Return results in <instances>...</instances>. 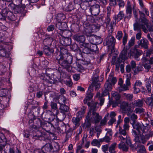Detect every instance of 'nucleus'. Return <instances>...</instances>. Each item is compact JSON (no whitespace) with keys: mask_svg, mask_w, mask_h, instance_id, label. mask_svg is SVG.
Listing matches in <instances>:
<instances>
[{"mask_svg":"<svg viewBox=\"0 0 153 153\" xmlns=\"http://www.w3.org/2000/svg\"><path fill=\"white\" fill-rule=\"evenodd\" d=\"M144 100L142 99L141 100L138 99L131 102L133 110L135 107H142L143 105V101Z\"/></svg>","mask_w":153,"mask_h":153,"instance_id":"obj_21","label":"nucleus"},{"mask_svg":"<svg viewBox=\"0 0 153 153\" xmlns=\"http://www.w3.org/2000/svg\"><path fill=\"white\" fill-rule=\"evenodd\" d=\"M66 99L63 95L60 96L58 99V102L60 105L65 104Z\"/></svg>","mask_w":153,"mask_h":153,"instance_id":"obj_46","label":"nucleus"},{"mask_svg":"<svg viewBox=\"0 0 153 153\" xmlns=\"http://www.w3.org/2000/svg\"><path fill=\"white\" fill-rule=\"evenodd\" d=\"M7 143V140L4 135L2 133H0V145L5 146Z\"/></svg>","mask_w":153,"mask_h":153,"instance_id":"obj_39","label":"nucleus"},{"mask_svg":"<svg viewBox=\"0 0 153 153\" xmlns=\"http://www.w3.org/2000/svg\"><path fill=\"white\" fill-rule=\"evenodd\" d=\"M74 38L75 40L80 43H83L85 40V38L84 35L76 34L74 35Z\"/></svg>","mask_w":153,"mask_h":153,"instance_id":"obj_24","label":"nucleus"},{"mask_svg":"<svg viewBox=\"0 0 153 153\" xmlns=\"http://www.w3.org/2000/svg\"><path fill=\"white\" fill-rule=\"evenodd\" d=\"M129 124H124L123 128L120 126L119 127L118 131L116 132L115 136L119 141H124L126 140V144L131 147H133L134 146L131 144L130 137L128 135L127 131L129 128Z\"/></svg>","mask_w":153,"mask_h":153,"instance_id":"obj_1","label":"nucleus"},{"mask_svg":"<svg viewBox=\"0 0 153 153\" xmlns=\"http://www.w3.org/2000/svg\"><path fill=\"white\" fill-rule=\"evenodd\" d=\"M43 84L45 85H46L48 84V85H49L50 84H53L54 83V77L52 78L48 77V79H43Z\"/></svg>","mask_w":153,"mask_h":153,"instance_id":"obj_37","label":"nucleus"},{"mask_svg":"<svg viewBox=\"0 0 153 153\" xmlns=\"http://www.w3.org/2000/svg\"><path fill=\"white\" fill-rule=\"evenodd\" d=\"M63 9L65 11H70L74 9V4L70 2L67 5L65 6Z\"/></svg>","mask_w":153,"mask_h":153,"instance_id":"obj_32","label":"nucleus"},{"mask_svg":"<svg viewBox=\"0 0 153 153\" xmlns=\"http://www.w3.org/2000/svg\"><path fill=\"white\" fill-rule=\"evenodd\" d=\"M113 85L111 83L106 82L105 85V89L109 91H111L112 89V86Z\"/></svg>","mask_w":153,"mask_h":153,"instance_id":"obj_64","label":"nucleus"},{"mask_svg":"<svg viewBox=\"0 0 153 153\" xmlns=\"http://www.w3.org/2000/svg\"><path fill=\"white\" fill-rule=\"evenodd\" d=\"M142 29L145 33H147L148 30L144 25L140 24L137 22V21L134 24V30L135 31H141V29Z\"/></svg>","mask_w":153,"mask_h":153,"instance_id":"obj_13","label":"nucleus"},{"mask_svg":"<svg viewBox=\"0 0 153 153\" xmlns=\"http://www.w3.org/2000/svg\"><path fill=\"white\" fill-rule=\"evenodd\" d=\"M100 27V25L98 24H93L89 25L85 30L84 34L87 36H91L92 33L96 32Z\"/></svg>","mask_w":153,"mask_h":153,"instance_id":"obj_6","label":"nucleus"},{"mask_svg":"<svg viewBox=\"0 0 153 153\" xmlns=\"http://www.w3.org/2000/svg\"><path fill=\"white\" fill-rule=\"evenodd\" d=\"M135 40V37H132L129 41L128 43V48L127 47H124L123 49L121 51L119 57V60L121 59V61L122 62V60H124L129 56V53L128 51L129 50L130 48L134 45V44Z\"/></svg>","mask_w":153,"mask_h":153,"instance_id":"obj_4","label":"nucleus"},{"mask_svg":"<svg viewBox=\"0 0 153 153\" xmlns=\"http://www.w3.org/2000/svg\"><path fill=\"white\" fill-rule=\"evenodd\" d=\"M98 103L97 102L92 103L87 114V115L89 114V117L91 121L93 123H99L102 118V117L98 113L95 112L98 108L97 107V105Z\"/></svg>","mask_w":153,"mask_h":153,"instance_id":"obj_3","label":"nucleus"},{"mask_svg":"<svg viewBox=\"0 0 153 153\" xmlns=\"http://www.w3.org/2000/svg\"><path fill=\"white\" fill-rule=\"evenodd\" d=\"M74 3L75 4H79L80 5L81 8H84L85 7H84L85 1H83V0H74Z\"/></svg>","mask_w":153,"mask_h":153,"instance_id":"obj_57","label":"nucleus"},{"mask_svg":"<svg viewBox=\"0 0 153 153\" xmlns=\"http://www.w3.org/2000/svg\"><path fill=\"white\" fill-rule=\"evenodd\" d=\"M51 106L53 111L56 110V112L54 115L57 117V115L59 114V112L58 109L57 104L56 103L52 102H51Z\"/></svg>","mask_w":153,"mask_h":153,"instance_id":"obj_33","label":"nucleus"},{"mask_svg":"<svg viewBox=\"0 0 153 153\" xmlns=\"http://www.w3.org/2000/svg\"><path fill=\"white\" fill-rule=\"evenodd\" d=\"M124 14L123 11H120L117 15H115L114 16V18L115 20L117 22L120 21L124 17Z\"/></svg>","mask_w":153,"mask_h":153,"instance_id":"obj_35","label":"nucleus"},{"mask_svg":"<svg viewBox=\"0 0 153 153\" xmlns=\"http://www.w3.org/2000/svg\"><path fill=\"white\" fill-rule=\"evenodd\" d=\"M120 141L121 142L118 144V148L124 151H127L128 148L125 144V142L126 143V140L124 141Z\"/></svg>","mask_w":153,"mask_h":153,"instance_id":"obj_34","label":"nucleus"},{"mask_svg":"<svg viewBox=\"0 0 153 153\" xmlns=\"http://www.w3.org/2000/svg\"><path fill=\"white\" fill-rule=\"evenodd\" d=\"M137 117L134 113H133L130 116V120L131 121V123L132 125L133 128L137 130V132H140V130L144 131V126L143 124L139 123H136Z\"/></svg>","mask_w":153,"mask_h":153,"instance_id":"obj_5","label":"nucleus"},{"mask_svg":"<svg viewBox=\"0 0 153 153\" xmlns=\"http://www.w3.org/2000/svg\"><path fill=\"white\" fill-rule=\"evenodd\" d=\"M65 19V16L63 13H59L57 15L56 19L58 21H62Z\"/></svg>","mask_w":153,"mask_h":153,"instance_id":"obj_54","label":"nucleus"},{"mask_svg":"<svg viewBox=\"0 0 153 153\" xmlns=\"http://www.w3.org/2000/svg\"><path fill=\"white\" fill-rule=\"evenodd\" d=\"M32 104H35V106H32V110H33L34 109H37V111H36V112H37L38 114L39 113V111L40 110V108L38 106V102L35 101H32Z\"/></svg>","mask_w":153,"mask_h":153,"instance_id":"obj_47","label":"nucleus"},{"mask_svg":"<svg viewBox=\"0 0 153 153\" xmlns=\"http://www.w3.org/2000/svg\"><path fill=\"white\" fill-rule=\"evenodd\" d=\"M73 130L74 129L72 128H68L66 132L65 141H67L69 138L71 137L72 134Z\"/></svg>","mask_w":153,"mask_h":153,"instance_id":"obj_41","label":"nucleus"},{"mask_svg":"<svg viewBox=\"0 0 153 153\" xmlns=\"http://www.w3.org/2000/svg\"><path fill=\"white\" fill-rule=\"evenodd\" d=\"M99 71L98 70H95V73H94L92 78L93 82H98V74Z\"/></svg>","mask_w":153,"mask_h":153,"instance_id":"obj_50","label":"nucleus"},{"mask_svg":"<svg viewBox=\"0 0 153 153\" xmlns=\"http://www.w3.org/2000/svg\"><path fill=\"white\" fill-rule=\"evenodd\" d=\"M60 57H57L56 58L58 60V63L59 65L64 68L67 70L69 72H71L72 69V67L65 60L63 56L61 55Z\"/></svg>","mask_w":153,"mask_h":153,"instance_id":"obj_8","label":"nucleus"},{"mask_svg":"<svg viewBox=\"0 0 153 153\" xmlns=\"http://www.w3.org/2000/svg\"><path fill=\"white\" fill-rule=\"evenodd\" d=\"M137 44L140 45L142 48L144 49H147L148 48V45L149 42L148 40L146 38H143L141 40H139L137 41Z\"/></svg>","mask_w":153,"mask_h":153,"instance_id":"obj_17","label":"nucleus"},{"mask_svg":"<svg viewBox=\"0 0 153 153\" xmlns=\"http://www.w3.org/2000/svg\"><path fill=\"white\" fill-rule=\"evenodd\" d=\"M117 81L116 77H114V73L112 72L110 74L107 81L111 83L113 85H114L116 82Z\"/></svg>","mask_w":153,"mask_h":153,"instance_id":"obj_30","label":"nucleus"},{"mask_svg":"<svg viewBox=\"0 0 153 153\" xmlns=\"http://www.w3.org/2000/svg\"><path fill=\"white\" fill-rule=\"evenodd\" d=\"M71 35V32L69 30H64L61 35L62 37L70 38Z\"/></svg>","mask_w":153,"mask_h":153,"instance_id":"obj_45","label":"nucleus"},{"mask_svg":"<svg viewBox=\"0 0 153 153\" xmlns=\"http://www.w3.org/2000/svg\"><path fill=\"white\" fill-rule=\"evenodd\" d=\"M91 144L93 146H96L98 148H99L101 145L100 142L96 139H94L91 142Z\"/></svg>","mask_w":153,"mask_h":153,"instance_id":"obj_58","label":"nucleus"},{"mask_svg":"<svg viewBox=\"0 0 153 153\" xmlns=\"http://www.w3.org/2000/svg\"><path fill=\"white\" fill-rule=\"evenodd\" d=\"M68 51L67 50L64 48H62L60 51V54L58 57H60V56L62 55L63 56V57L65 58V56H66L67 54H68Z\"/></svg>","mask_w":153,"mask_h":153,"instance_id":"obj_62","label":"nucleus"},{"mask_svg":"<svg viewBox=\"0 0 153 153\" xmlns=\"http://www.w3.org/2000/svg\"><path fill=\"white\" fill-rule=\"evenodd\" d=\"M43 49L44 53L46 55L50 57L52 56L54 51L53 48H50L48 46H45Z\"/></svg>","mask_w":153,"mask_h":153,"instance_id":"obj_20","label":"nucleus"},{"mask_svg":"<svg viewBox=\"0 0 153 153\" xmlns=\"http://www.w3.org/2000/svg\"><path fill=\"white\" fill-rule=\"evenodd\" d=\"M82 46V51L83 53L86 54L91 53L89 47V44L88 43H84L83 44Z\"/></svg>","mask_w":153,"mask_h":153,"instance_id":"obj_29","label":"nucleus"},{"mask_svg":"<svg viewBox=\"0 0 153 153\" xmlns=\"http://www.w3.org/2000/svg\"><path fill=\"white\" fill-rule=\"evenodd\" d=\"M118 89L119 92H120L122 91H125L128 90L129 88L128 87V86H127V85L124 84L120 86L118 88Z\"/></svg>","mask_w":153,"mask_h":153,"instance_id":"obj_59","label":"nucleus"},{"mask_svg":"<svg viewBox=\"0 0 153 153\" xmlns=\"http://www.w3.org/2000/svg\"><path fill=\"white\" fill-rule=\"evenodd\" d=\"M46 74L49 77V78L50 77L53 78L54 77V70L51 68H48L46 70Z\"/></svg>","mask_w":153,"mask_h":153,"instance_id":"obj_42","label":"nucleus"},{"mask_svg":"<svg viewBox=\"0 0 153 153\" xmlns=\"http://www.w3.org/2000/svg\"><path fill=\"white\" fill-rule=\"evenodd\" d=\"M88 37H89V40L90 43L97 45L101 44L102 42V39L100 36H97L94 34Z\"/></svg>","mask_w":153,"mask_h":153,"instance_id":"obj_11","label":"nucleus"},{"mask_svg":"<svg viewBox=\"0 0 153 153\" xmlns=\"http://www.w3.org/2000/svg\"><path fill=\"white\" fill-rule=\"evenodd\" d=\"M16 14H13V13L10 12L9 11L8 12V15L7 18L10 20L15 21L17 20L16 22H18L19 20L17 19Z\"/></svg>","mask_w":153,"mask_h":153,"instance_id":"obj_28","label":"nucleus"},{"mask_svg":"<svg viewBox=\"0 0 153 153\" xmlns=\"http://www.w3.org/2000/svg\"><path fill=\"white\" fill-rule=\"evenodd\" d=\"M111 97L113 100H115L117 101L119 100L120 98V95L117 92L112 91L111 93Z\"/></svg>","mask_w":153,"mask_h":153,"instance_id":"obj_44","label":"nucleus"},{"mask_svg":"<svg viewBox=\"0 0 153 153\" xmlns=\"http://www.w3.org/2000/svg\"><path fill=\"white\" fill-rule=\"evenodd\" d=\"M139 12L140 14V18L139 19L140 22L146 25L148 24L149 21L145 18V14L140 11H139Z\"/></svg>","mask_w":153,"mask_h":153,"instance_id":"obj_22","label":"nucleus"},{"mask_svg":"<svg viewBox=\"0 0 153 153\" xmlns=\"http://www.w3.org/2000/svg\"><path fill=\"white\" fill-rule=\"evenodd\" d=\"M117 143H114L111 144L108 148L109 151L110 153H115V149L116 147Z\"/></svg>","mask_w":153,"mask_h":153,"instance_id":"obj_52","label":"nucleus"},{"mask_svg":"<svg viewBox=\"0 0 153 153\" xmlns=\"http://www.w3.org/2000/svg\"><path fill=\"white\" fill-rule=\"evenodd\" d=\"M56 27L60 30H63L66 29L67 24L65 22L58 21L56 24Z\"/></svg>","mask_w":153,"mask_h":153,"instance_id":"obj_23","label":"nucleus"},{"mask_svg":"<svg viewBox=\"0 0 153 153\" xmlns=\"http://www.w3.org/2000/svg\"><path fill=\"white\" fill-rule=\"evenodd\" d=\"M144 131L140 130V132H137L136 130L132 129V134L134 137V140L136 143H140L141 140V143L144 144L146 142L153 136V131H150L149 133L147 134L148 129L144 126Z\"/></svg>","mask_w":153,"mask_h":153,"instance_id":"obj_2","label":"nucleus"},{"mask_svg":"<svg viewBox=\"0 0 153 153\" xmlns=\"http://www.w3.org/2000/svg\"><path fill=\"white\" fill-rule=\"evenodd\" d=\"M106 45L112 52L114 49L115 40L113 36H109L105 39Z\"/></svg>","mask_w":153,"mask_h":153,"instance_id":"obj_10","label":"nucleus"},{"mask_svg":"<svg viewBox=\"0 0 153 153\" xmlns=\"http://www.w3.org/2000/svg\"><path fill=\"white\" fill-rule=\"evenodd\" d=\"M43 42L45 46H51L53 45L54 46L56 43V41L54 39L48 37L44 40Z\"/></svg>","mask_w":153,"mask_h":153,"instance_id":"obj_15","label":"nucleus"},{"mask_svg":"<svg viewBox=\"0 0 153 153\" xmlns=\"http://www.w3.org/2000/svg\"><path fill=\"white\" fill-rule=\"evenodd\" d=\"M137 148L139 149L138 150L139 153H146L144 146L141 145H137Z\"/></svg>","mask_w":153,"mask_h":153,"instance_id":"obj_53","label":"nucleus"},{"mask_svg":"<svg viewBox=\"0 0 153 153\" xmlns=\"http://www.w3.org/2000/svg\"><path fill=\"white\" fill-rule=\"evenodd\" d=\"M55 115H53L51 111L45 113V118L51 122L50 123L51 127H54V126H57L58 125L59 121L57 119L54 118Z\"/></svg>","mask_w":153,"mask_h":153,"instance_id":"obj_9","label":"nucleus"},{"mask_svg":"<svg viewBox=\"0 0 153 153\" xmlns=\"http://www.w3.org/2000/svg\"><path fill=\"white\" fill-rule=\"evenodd\" d=\"M37 121L39 123V124H38V127L42 128L46 131H48L50 127H51L50 122L47 123L45 122H42L39 118L37 119Z\"/></svg>","mask_w":153,"mask_h":153,"instance_id":"obj_12","label":"nucleus"},{"mask_svg":"<svg viewBox=\"0 0 153 153\" xmlns=\"http://www.w3.org/2000/svg\"><path fill=\"white\" fill-rule=\"evenodd\" d=\"M60 42L64 46H68L71 43V39L70 38L62 37L60 39Z\"/></svg>","mask_w":153,"mask_h":153,"instance_id":"obj_19","label":"nucleus"},{"mask_svg":"<svg viewBox=\"0 0 153 153\" xmlns=\"http://www.w3.org/2000/svg\"><path fill=\"white\" fill-rule=\"evenodd\" d=\"M143 65L140 64L136 67L135 69L134 70V72L135 74H138L139 72L142 71L143 70Z\"/></svg>","mask_w":153,"mask_h":153,"instance_id":"obj_48","label":"nucleus"},{"mask_svg":"<svg viewBox=\"0 0 153 153\" xmlns=\"http://www.w3.org/2000/svg\"><path fill=\"white\" fill-rule=\"evenodd\" d=\"M65 60L70 65L72 62L73 57L72 56L70 53H69L67 54L66 56H65Z\"/></svg>","mask_w":153,"mask_h":153,"instance_id":"obj_51","label":"nucleus"},{"mask_svg":"<svg viewBox=\"0 0 153 153\" xmlns=\"http://www.w3.org/2000/svg\"><path fill=\"white\" fill-rule=\"evenodd\" d=\"M52 144L49 143H46L42 148V151L44 153H52Z\"/></svg>","mask_w":153,"mask_h":153,"instance_id":"obj_18","label":"nucleus"},{"mask_svg":"<svg viewBox=\"0 0 153 153\" xmlns=\"http://www.w3.org/2000/svg\"><path fill=\"white\" fill-rule=\"evenodd\" d=\"M72 121L76 126H78L79 125L80 119L79 117H73L72 119Z\"/></svg>","mask_w":153,"mask_h":153,"instance_id":"obj_61","label":"nucleus"},{"mask_svg":"<svg viewBox=\"0 0 153 153\" xmlns=\"http://www.w3.org/2000/svg\"><path fill=\"white\" fill-rule=\"evenodd\" d=\"M132 9L130 2L128 1L126 7V13H132Z\"/></svg>","mask_w":153,"mask_h":153,"instance_id":"obj_56","label":"nucleus"},{"mask_svg":"<svg viewBox=\"0 0 153 153\" xmlns=\"http://www.w3.org/2000/svg\"><path fill=\"white\" fill-rule=\"evenodd\" d=\"M92 89L90 88L88 89V91L86 94V96L85 97L86 100H90L92 99L93 96V94L92 93Z\"/></svg>","mask_w":153,"mask_h":153,"instance_id":"obj_49","label":"nucleus"},{"mask_svg":"<svg viewBox=\"0 0 153 153\" xmlns=\"http://www.w3.org/2000/svg\"><path fill=\"white\" fill-rule=\"evenodd\" d=\"M59 110L60 112L62 114V119H63L66 117V113L69 111V108L67 105H62L60 106Z\"/></svg>","mask_w":153,"mask_h":153,"instance_id":"obj_16","label":"nucleus"},{"mask_svg":"<svg viewBox=\"0 0 153 153\" xmlns=\"http://www.w3.org/2000/svg\"><path fill=\"white\" fill-rule=\"evenodd\" d=\"M52 148L53 153L58 152L60 149L59 145L56 142L53 143L52 144Z\"/></svg>","mask_w":153,"mask_h":153,"instance_id":"obj_38","label":"nucleus"},{"mask_svg":"<svg viewBox=\"0 0 153 153\" xmlns=\"http://www.w3.org/2000/svg\"><path fill=\"white\" fill-rule=\"evenodd\" d=\"M133 56L135 59H137L142 54V51L140 49H133Z\"/></svg>","mask_w":153,"mask_h":153,"instance_id":"obj_27","label":"nucleus"},{"mask_svg":"<svg viewBox=\"0 0 153 153\" xmlns=\"http://www.w3.org/2000/svg\"><path fill=\"white\" fill-rule=\"evenodd\" d=\"M4 45V46L2 44L0 45V56L7 57L8 55L5 49L6 45Z\"/></svg>","mask_w":153,"mask_h":153,"instance_id":"obj_25","label":"nucleus"},{"mask_svg":"<svg viewBox=\"0 0 153 153\" xmlns=\"http://www.w3.org/2000/svg\"><path fill=\"white\" fill-rule=\"evenodd\" d=\"M87 115L86 117V120L85 122L84 123L83 126L86 128L90 127L91 126V122L90 119L89 115Z\"/></svg>","mask_w":153,"mask_h":153,"instance_id":"obj_40","label":"nucleus"},{"mask_svg":"<svg viewBox=\"0 0 153 153\" xmlns=\"http://www.w3.org/2000/svg\"><path fill=\"white\" fill-rule=\"evenodd\" d=\"M67 127V126L65 124L62 123L61 126L58 127L57 129L61 133L63 134L66 131Z\"/></svg>","mask_w":153,"mask_h":153,"instance_id":"obj_43","label":"nucleus"},{"mask_svg":"<svg viewBox=\"0 0 153 153\" xmlns=\"http://www.w3.org/2000/svg\"><path fill=\"white\" fill-rule=\"evenodd\" d=\"M89 47L91 53H96L98 52V49L97 45L91 43L90 44H89Z\"/></svg>","mask_w":153,"mask_h":153,"instance_id":"obj_36","label":"nucleus"},{"mask_svg":"<svg viewBox=\"0 0 153 153\" xmlns=\"http://www.w3.org/2000/svg\"><path fill=\"white\" fill-rule=\"evenodd\" d=\"M153 94L151 97H147L144 100L147 105L150 106L151 109L153 108V97H152Z\"/></svg>","mask_w":153,"mask_h":153,"instance_id":"obj_26","label":"nucleus"},{"mask_svg":"<svg viewBox=\"0 0 153 153\" xmlns=\"http://www.w3.org/2000/svg\"><path fill=\"white\" fill-rule=\"evenodd\" d=\"M13 10L15 13H21L23 11V8L21 7L16 6L14 8Z\"/></svg>","mask_w":153,"mask_h":153,"instance_id":"obj_55","label":"nucleus"},{"mask_svg":"<svg viewBox=\"0 0 153 153\" xmlns=\"http://www.w3.org/2000/svg\"><path fill=\"white\" fill-rule=\"evenodd\" d=\"M116 21L117 20H115V21L111 22L110 24H109V26H108L107 28L108 29L109 31L112 32L113 31V27L114 26L116 25Z\"/></svg>","mask_w":153,"mask_h":153,"instance_id":"obj_60","label":"nucleus"},{"mask_svg":"<svg viewBox=\"0 0 153 153\" xmlns=\"http://www.w3.org/2000/svg\"><path fill=\"white\" fill-rule=\"evenodd\" d=\"M36 136L39 138H41L40 140H45L47 137L46 133L42 131H38L37 132V134Z\"/></svg>","mask_w":153,"mask_h":153,"instance_id":"obj_31","label":"nucleus"},{"mask_svg":"<svg viewBox=\"0 0 153 153\" xmlns=\"http://www.w3.org/2000/svg\"><path fill=\"white\" fill-rule=\"evenodd\" d=\"M120 108L123 113H126L127 111L132 112L133 111L131 102L129 103L126 101H122L120 103Z\"/></svg>","mask_w":153,"mask_h":153,"instance_id":"obj_7","label":"nucleus"},{"mask_svg":"<svg viewBox=\"0 0 153 153\" xmlns=\"http://www.w3.org/2000/svg\"><path fill=\"white\" fill-rule=\"evenodd\" d=\"M144 111V109L142 108H136L134 111V112L136 113L140 114L143 113Z\"/></svg>","mask_w":153,"mask_h":153,"instance_id":"obj_63","label":"nucleus"},{"mask_svg":"<svg viewBox=\"0 0 153 153\" xmlns=\"http://www.w3.org/2000/svg\"><path fill=\"white\" fill-rule=\"evenodd\" d=\"M100 10V6L97 4L91 6L90 8L91 14L94 16H96L99 14Z\"/></svg>","mask_w":153,"mask_h":153,"instance_id":"obj_14","label":"nucleus"}]
</instances>
